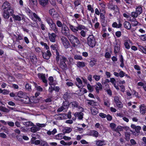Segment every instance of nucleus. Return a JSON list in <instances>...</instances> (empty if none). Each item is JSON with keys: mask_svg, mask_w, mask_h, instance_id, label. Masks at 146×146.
Instances as JSON below:
<instances>
[{"mask_svg": "<svg viewBox=\"0 0 146 146\" xmlns=\"http://www.w3.org/2000/svg\"><path fill=\"white\" fill-rule=\"evenodd\" d=\"M139 14L135 11V12H133L131 13V16L134 18L137 17ZM135 20V19L134 18Z\"/></svg>", "mask_w": 146, "mask_h": 146, "instance_id": "47", "label": "nucleus"}, {"mask_svg": "<svg viewBox=\"0 0 146 146\" xmlns=\"http://www.w3.org/2000/svg\"><path fill=\"white\" fill-rule=\"evenodd\" d=\"M32 139L34 140L32 141V143H34L36 145H38L40 144V141L39 140H36L34 141V140H35L36 139V138L35 137H33Z\"/></svg>", "mask_w": 146, "mask_h": 146, "instance_id": "37", "label": "nucleus"}, {"mask_svg": "<svg viewBox=\"0 0 146 146\" xmlns=\"http://www.w3.org/2000/svg\"><path fill=\"white\" fill-rule=\"evenodd\" d=\"M98 132L96 130H92L90 132V135L96 137L98 136Z\"/></svg>", "mask_w": 146, "mask_h": 146, "instance_id": "20", "label": "nucleus"}, {"mask_svg": "<svg viewBox=\"0 0 146 146\" xmlns=\"http://www.w3.org/2000/svg\"><path fill=\"white\" fill-rule=\"evenodd\" d=\"M124 25L125 28L128 30L130 29L131 28V24L128 21H125L124 23Z\"/></svg>", "mask_w": 146, "mask_h": 146, "instance_id": "19", "label": "nucleus"}, {"mask_svg": "<svg viewBox=\"0 0 146 146\" xmlns=\"http://www.w3.org/2000/svg\"><path fill=\"white\" fill-rule=\"evenodd\" d=\"M116 104L118 108H122L123 104L120 101L118 102L117 103H116Z\"/></svg>", "mask_w": 146, "mask_h": 146, "instance_id": "64", "label": "nucleus"}, {"mask_svg": "<svg viewBox=\"0 0 146 146\" xmlns=\"http://www.w3.org/2000/svg\"><path fill=\"white\" fill-rule=\"evenodd\" d=\"M64 110H66V109H65V108L64 107V106H62L57 110V111L58 112H61L62 111Z\"/></svg>", "mask_w": 146, "mask_h": 146, "instance_id": "57", "label": "nucleus"}, {"mask_svg": "<svg viewBox=\"0 0 146 146\" xmlns=\"http://www.w3.org/2000/svg\"><path fill=\"white\" fill-rule=\"evenodd\" d=\"M40 129V127L36 126L33 127L31 128V131L33 133H35L39 131Z\"/></svg>", "mask_w": 146, "mask_h": 146, "instance_id": "23", "label": "nucleus"}, {"mask_svg": "<svg viewBox=\"0 0 146 146\" xmlns=\"http://www.w3.org/2000/svg\"><path fill=\"white\" fill-rule=\"evenodd\" d=\"M65 131H64V133H69L72 131V129L70 127H66L64 130Z\"/></svg>", "mask_w": 146, "mask_h": 146, "instance_id": "43", "label": "nucleus"}, {"mask_svg": "<svg viewBox=\"0 0 146 146\" xmlns=\"http://www.w3.org/2000/svg\"><path fill=\"white\" fill-rule=\"evenodd\" d=\"M75 7L80 4V1L78 0L75 1L74 2Z\"/></svg>", "mask_w": 146, "mask_h": 146, "instance_id": "51", "label": "nucleus"}, {"mask_svg": "<svg viewBox=\"0 0 146 146\" xmlns=\"http://www.w3.org/2000/svg\"><path fill=\"white\" fill-rule=\"evenodd\" d=\"M69 28L65 25H63L61 28V33L62 34L68 37L70 34Z\"/></svg>", "mask_w": 146, "mask_h": 146, "instance_id": "4", "label": "nucleus"}, {"mask_svg": "<svg viewBox=\"0 0 146 146\" xmlns=\"http://www.w3.org/2000/svg\"><path fill=\"white\" fill-rule=\"evenodd\" d=\"M70 104L68 101L66 100L65 102H63L62 106H64V107L65 108L66 111H67L69 107Z\"/></svg>", "mask_w": 146, "mask_h": 146, "instance_id": "25", "label": "nucleus"}, {"mask_svg": "<svg viewBox=\"0 0 146 146\" xmlns=\"http://www.w3.org/2000/svg\"><path fill=\"white\" fill-rule=\"evenodd\" d=\"M39 0L40 4L44 7L47 5L48 2V0Z\"/></svg>", "mask_w": 146, "mask_h": 146, "instance_id": "26", "label": "nucleus"}, {"mask_svg": "<svg viewBox=\"0 0 146 146\" xmlns=\"http://www.w3.org/2000/svg\"><path fill=\"white\" fill-rule=\"evenodd\" d=\"M63 98L66 100L70 98V94L68 92H66L63 95Z\"/></svg>", "mask_w": 146, "mask_h": 146, "instance_id": "35", "label": "nucleus"}, {"mask_svg": "<svg viewBox=\"0 0 146 146\" xmlns=\"http://www.w3.org/2000/svg\"><path fill=\"white\" fill-rule=\"evenodd\" d=\"M22 100V101L25 103L28 104L30 103V99L29 98L27 95L23 96Z\"/></svg>", "mask_w": 146, "mask_h": 146, "instance_id": "14", "label": "nucleus"}, {"mask_svg": "<svg viewBox=\"0 0 146 146\" xmlns=\"http://www.w3.org/2000/svg\"><path fill=\"white\" fill-rule=\"evenodd\" d=\"M70 104H72V107L73 108H77L78 107L79 105V103L76 101H73L71 102Z\"/></svg>", "mask_w": 146, "mask_h": 146, "instance_id": "30", "label": "nucleus"}, {"mask_svg": "<svg viewBox=\"0 0 146 146\" xmlns=\"http://www.w3.org/2000/svg\"><path fill=\"white\" fill-rule=\"evenodd\" d=\"M136 11L139 14V15L141 14L142 12V9L141 7H138L136 9Z\"/></svg>", "mask_w": 146, "mask_h": 146, "instance_id": "38", "label": "nucleus"}, {"mask_svg": "<svg viewBox=\"0 0 146 146\" xmlns=\"http://www.w3.org/2000/svg\"><path fill=\"white\" fill-rule=\"evenodd\" d=\"M122 25V24L120 22H119V23L118 24H117L116 22H115L113 23L112 25V26L113 27L117 28H120L121 27Z\"/></svg>", "mask_w": 146, "mask_h": 146, "instance_id": "24", "label": "nucleus"}, {"mask_svg": "<svg viewBox=\"0 0 146 146\" xmlns=\"http://www.w3.org/2000/svg\"><path fill=\"white\" fill-rule=\"evenodd\" d=\"M0 110L4 112L8 113L10 111V110L2 106H0Z\"/></svg>", "mask_w": 146, "mask_h": 146, "instance_id": "31", "label": "nucleus"}, {"mask_svg": "<svg viewBox=\"0 0 146 146\" xmlns=\"http://www.w3.org/2000/svg\"><path fill=\"white\" fill-rule=\"evenodd\" d=\"M56 34L55 33H48V37L50 41L52 42H55L56 41V38L57 36L56 35Z\"/></svg>", "mask_w": 146, "mask_h": 146, "instance_id": "6", "label": "nucleus"}, {"mask_svg": "<svg viewBox=\"0 0 146 146\" xmlns=\"http://www.w3.org/2000/svg\"><path fill=\"white\" fill-rule=\"evenodd\" d=\"M31 61L34 64H35L37 62V58L35 55H33L30 57Z\"/></svg>", "mask_w": 146, "mask_h": 146, "instance_id": "27", "label": "nucleus"}, {"mask_svg": "<svg viewBox=\"0 0 146 146\" xmlns=\"http://www.w3.org/2000/svg\"><path fill=\"white\" fill-rule=\"evenodd\" d=\"M93 78L95 79L96 80L98 81L100 79V77L99 75H95L94 76Z\"/></svg>", "mask_w": 146, "mask_h": 146, "instance_id": "60", "label": "nucleus"}, {"mask_svg": "<svg viewBox=\"0 0 146 146\" xmlns=\"http://www.w3.org/2000/svg\"><path fill=\"white\" fill-rule=\"evenodd\" d=\"M42 53L44 58L47 60L49 59L51 56V54L49 50H47L46 52H42Z\"/></svg>", "mask_w": 146, "mask_h": 146, "instance_id": "9", "label": "nucleus"}, {"mask_svg": "<svg viewBox=\"0 0 146 146\" xmlns=\"http://www.w3.org/2000/svg\"><path fill=\"white\" fill-rule=\"evenodd\" d=\"M120 50V45L119 44H116L114 47V52L115 53H118L119 52Z\"/></svg>", "mask_w": 146, "mask_h": 146, "instance_id": "17", "label": "nucleus"}, {"mask_svg": "<svg viewBox=\"0 0 146 146\" xmlns=\"http://www.w3.org/2000/svg\"><path fill=\"white\" fill-rule=\"evenodd\" d=\"M11 8L10 4L7 2H5L3 4L2 8L4 10L8 9Z\"/></svg>", "mask_w": 146, "mask_h": 146, "instance_id": "10", "label": "nucleus"}, {"mask_svg": "<svg viewBox=\"0 0 146 146\" xmlns=\"http://www.w3.org/2000/svg\"><path fill=\"white\" fill-rule=\"evenodd\" d=\"M35 86V88H36V89L39 91H42V88L40 87V86H37V84L35 83H34Z\"/></svg>", "mask_w": 146, "mask_h": 146, "instance_id": "48", "label": "nucleus"}, {"mask_svg": "<svg viewBox=\"0 0 146 146\" xmlns=\"http://www.w3.org/2000/svg\"><path fill=\"white\" fill-rule=\"evenodd\" d=\"M88 9V10L90 11L92 13H93L94 12V10L92 7L91 5H88L87 6Z\"/></svg>", "mask_w": 146, "mask_h": 146, "instance_id": "55", "label": "nucleus"}, {"mask_svg": "<svg viewBox=\"0 0 146 146\" xmlns=\"http://www.w3.org/2000/svg\"><path fill=\"white\" fill-rule=\"evenodd\" d=\"M40 145L41 146H48L47 143L43 141H41Z\"/></svg>", "mask_w": 146, "mask_h": 146, "instance_id": "50", "label": "nucleus"}, {"mask_svg": "<svg viewBox=\"0 0 146 146\" xmlns=\"http://www.w3.org/2000/svg\"><path fill=\"white\" fill-rule=\"evenodd\" d=\"M23 124L25 126L29 127L33 125V124L31 121H27L24 122Z\"/></svg>", "mask_w": 146, "mask_h": 146, "instance_id": "40", "label": "nucleus"}, {"mask_svg": "<svg viewBox=\"0 0 146 146\" xmlns=\"http://www.w3.org/2000/svg\"><path fill=\"white\" fill-rule=\"evenodd\" d=\"M9 15L8 13L6 10H4L3 11V16L5 19H8L9 18Z\"/></svg>", "mask_w": 146, "mask_h": 146, "instance_id": "33", "label": "nucleus"}, {"mask_svg": "<svg viewBox=\"0 0 146 146\" xmlns=\"http://www.w3.org/2000/svg\"><path fill=\"white\" fill-rule=\"evenodd\" d=\"M97 62V60L95 58L92 59L90 62L89 65L92 67Z\"/></svg>", "mask_w": 146, "mask_h": 146, "instance_id": "28", "label": "nucleus"}, {"mask_svg": "<svg viewBox=\"0 0 146 146\" xmlns=\"http://www.w3.org/2000/svg\"><path fill=\"white\" fill-rule=\"evenodd\" d=\"M76 80L78 82V83H76V84L77 86L79 88H80L81 87H82L83 85L81 80L79 78H77L76 79Z\"/></svg>", "mask_w": 146, "mask_h": 146, "instance_id": "13", "label": "nucleus"}, {"mask_svg": "<svg viewBox=\"0 0 146 146\" xmlns=\"http://www.w3.org/2000/svg\"><path fill=\"white\" fill-rule=\"evenodd\" d=\"M70 28L72 31L74 33H77L78 30H81L85 28V27L82 25L78 24L77 27H75L74 26L70 25Z\"/></svg>", "mask_w": 146, "mask_h": 146, "instance_id": "3", "label": "nucleus"}, {"mask_svg": "<svg viewBox=\"0 0 146 146\" xmlns=\"http://www.w3.org/2000/svg\"><path fill=\"white\" fill-rule=\"evenodd\" d=\"M25 88L28 91H30L31 90V86L29 84L27 83L25 86Z\"/></svg>", "mask_w": 146, "mask_h": 146, "instance_id": "61", "label": "nucleus"}, {"mask_svg": "<svg viewBox=\"0 0 146 146\" xmlns=\"http://www.w3.org/2000/svg\"><path fill=\"white\" fill-rule=\"evenodd\" d=\"M38 78L41 79L42 82L45 83V86H47V80L45 78V75L43 74L39 73L38 74Z\"/></svg>", "mask_w": 146, "mask_h": 146, "instance_id": "7", "label": "nucleus"}, {"mask_svg": "<svg viewBox=\"0 0 146 146\" xmlns=\"http://www.w3.org/2000/svg\"><path fill=\"white\" fill-rule=\"evenodd\" d=\"M88 44L89 46L92 48L96 45V40L94 36L93 35H90L87 38Z\"/></svg>", "mask_w": 146, "mask_h": 146, "instance_id": "2", "label": "nucleus"}, {"mask_svg": "<svg viewBox=\"0 0 146 146\" xmlns=\"http://www.w3.org/2000/svg\"><path fill=\"white\" fill-rule=\"evenodd\" d=\"M45 19L46 21L49 25L54 22L52 19L50 17H46Z\"/></svg>", "mask_w": 146, "mask_h": 146, "instance_id": "36", "label": "nucleus"}, {"mask_svg": "<svg viewBox=\"0 0 146 146\" xmlns=\"http://www.w3.org/2000/svg\"><path fill=\"white\" fill-rule=\"evenodd\" d=\"M123 127L120 126H117L116 129H115L114 130L116 132H117L118 133H119L120 135V133L119 132L120 131H123Z\"/></svg>", "mask_w": 146, "mask_h": 146, "instance_id": "34", "label": "nucleus"}, {"mask_svg": "<svg viewBox=\"0 0 146 146\" xmlns=\"http://www.w3.org/2000/svg\"><path fill=\"white\" fill-rule=\"evenodd\" d=\"M141 127L140 126H136V128L135 129V131L137 133L140 132V130L141 129Z\"/></svg>", "mask_w": 146, "mask_h": 146, "instance_id": "62", "label": "nucleus"}, {"mask_svg": "<svg viewBox=\"0 0 146 146\" xmlns=\"http://www.w3.org/2000/svg\"><path fill=\"white\" fill-rule=\"evenodd\" d=\"M139 50L141 51L143 53L146 54V46L144 48L141 46H139Z\"/></svg>", "mask_w": 146, "mask_h": 146, "instance_id": "42", "label": "nucleus"}, {"mask_svg": "<svg viewBox=\"0 0 146 146\" xmlns=\"http://www.w3.org/2000/svg\"><path fill=\"white\" fill-rule=\"evenodd\" d=\"M60 66L63 69L66 70L67 69V65L65 62H61Z\"/></svg>", "mask_w": 146, "mask_h": 146, "instance_id": "32", "label": "nucleus"}, {"mask_svg": "<svg viewBox=\"0 0 146 146\" xmlns=\"http://www.w3.org/2000/svg\"><path fill=\"white\" fill-rule=\"evenodd\" d=\"M138 24H140V23H139V22H138L137 21H133V23H132V26H137V25H138Z\"/></svg>", "mask_w": 146, "mask_h": 146, "instance_id": "63", "label": "nucleus"}, {"mask_svg": "<svg viewBox=\"0 0 146 146\" xmlns=\"http://www.w3.org/2000/svg\"><path fill=\"white\" fill-rule=\"evenodd\" d=\"M62 43L66 48H69L70 44L68 39L64 36H62L60 38Z\"/></svg>", "mask_w": 146, "mask_h": 146, "instance_id": "5", "label": "nucleus"}, {"mask_svg": "<svg viewBox=\"0 0 146 146\" xmlns=\"http://www.w3.org/2000/svg\"><path fill=\"white\" fill-rule=\"evenodd\" d=\"M83 113L82 112H76L74 114L75 117H78L79 119H82L83 118Z\"/></svg>", "mask_w": 146, "mask_h": 146, "instance_id": "15", "label": "nucleus"}, {"mask_svg": "<svg viewBox=\"0 0 146 146\" xmlns=\"http://www.w3.org/2000/svg\"><path fill=\"white\" fill-rule=\"evenodd\" d=\"M29 25L33 27H36L38 26V24L36 23H31V24H29Z\"/></svg>", "mask_w": 146, "mask_h": 146, "instance_id": "52", "label": "nucleus"}, {"mask_svg": "<svg viewBox=\"0 0 146 146\" xmlns=\"http://www.w3.org/2000/svg\"><path fill=\"white\" fill-rule=\"evenodd\" d=\"M74 58L76 60H81L82 59V57L81 56L77 55L74 56Z\"/></svg>", "mask_w": 146, "mask_h": 146, "instance_id": "58", "label": "nucleus"}, {"mask_svg": "<svg viewBox=\"0 0 146 146\" xmlns=\"http://www.w3.org/2000/svg\"><path fill=\"white\" fill-rule=\"evenodd\" d=\"M97 84V86L96 85L94 87L97 92L98 93H99L100 90H101L102 89V86L100 82H98Z\"/></svg>", "mask_w": 146, "mask_h": 146, "instance_id": "11", "label": "nucleus"}, {"mask_svg": "<svg viewBox=\"0 0 146 146\" xmlns=\"http://www.w3.org/2000/svg\"><path fill=\"white\" fill-rule=\"evenodd\" d=\"M67 37L70 42L73 45H78L80 43L78 38L70 34Z\"/></svg>", "mask_w": 146, "mask_h": 146, "instance_id": "1", "label": "nucleus"}, {"mask_svg": "<svg viewBox=\"0 0 146 146\" xmlns=\"http://www.w3.org/2000/svg\"><path fill=\"white\" fill-rule=\"evenodd\" d=\"M29 13L31 14V15H33L34 17L36 19H37L39 21H41V19L40 18L38 17L35 13H33L31 11H29Z\"/></svg>", "mask_w": 146, "mask_h": 146, "instance_id": "29", "label": "nucleus"}, {"mask_svg": "<svg viewBox=\"0 0 146 146\" xmlns=\"http://www.w3.org/2000/svg\"><path fill=\"white\" fill-rule=\"evenodd\" d=\"M85 66V63L83 62H77L76 66L79 68H83Z\"/></svg>", "mask_w": 146, "mask_h": 146, "instance_id": "21", "label": "nucleus"}, {"mask_svg": "<svg viewBox=\"0 0 146 146\" xmlns=\"http://www.w3.org/2000/svg\"><path fill=\"white\" fill-rule=\"evenodd\" d=\"M96 144L98 146H102L105 145L104 140H98L96 141Z\"/></svg>", "mask_w": 146, "mask_h": 146, "instance_id": "22", "label": "nucleus"}, {"mask_svg": "<svg viewBox=\"0 0 146 146\" xmlns=\"http://www.w3.org/2000/svg\"><path fill=\"white\" fill-rule=\"evenodd\" d=\"M116 125L113 123H111L110 124V127L112 129H115Z\"/></svg>", "mask_w": 146, "mask_h": 146, "instance_id": "59", "label": "nucleus"}, {"mask_svg": "<svg viewBox=\"0 0 146 146\" xmlns=\"http://www.w3.org/2000/svg\"><path fill=\"white\" fill-rule=\"evenodd\" d=\"M6 11L7 12L9 13V15H11L12 16L13 15V10L12 9H11V8H10V9H7Z\"/></svg>", "mask_w": 146, "mask_h": 146, "instance_id": "46", "label": "nucleus"}, {"mask_svg": "<svg viewBox=\"0 0 146 146\" xmlns=\"http://www.w3.org/2000/svg\"><path fill=\"white\" fill-rule=\"evenodd\" d=\"M49 13L51 16H53L56 13V12L55 9L53 8L49 10Z\"/></svg>", "mask_w": 146, "mask_h": 146, "instance_id": "39", "label": "nucleus"}, {"mask_svg": "<svg viewBox=\"0 0 146 146\" xmlns=\"http://www.w3.org/2000/svg\"><path fill=\"white\" fill-rule=\"evenodd\" d=\"M87 87L88 89L90 92H92L93 91L94 88L90 84H88L87 85Z\"/></svg>", "mask_w": 146, "mask_h": 146, "instance_id": "49", "label": "nucleus"}, {"mask_svg": "<svg viewBox=\"0 0 146 146\" xmlns=\"http://www.w3.org/2000/svg\"><path fill=\"white\" fill-rule=\"evenodd\" d=\"M145 106L144 104L141 105L140 107V113L143 115H144L146 111Z\"/></svg>", "mask_w": 146, "mask_h": 146, "instance_id": "12", "label": "nucleus"}, {"mask_svg": "<svg viewBox=\"0 0 146 146\" xmlns=\"http://www.w3.org/2000/svg\"><path fill=\"white\" fill-rule=\"evenodd\" d=\"M13 18L16 21H20L21 20V17L18 15H12Z\"/></svg>", "mask_w": 146, "mask_h": 146, "instance_id": "41", "label": "nucleus"}, {"mask_svg": "<svg viewBox=\"0 0 146 146\" xmlns=\"http://www.w3.org/2000/svg\"><path fill=\"white\" fill-rule=\"evenodd\" d=\"M91 111L92 114L93 115H96L98 112V110L95 107L91 108Z\"/></svg>", "mask_w": 146, "mask_h": 146, "instance_id": "16", "label": "nucleus"}, {"mask_svg": "<svg viewBox=\"0 0 146 146\" xmlns=\"http://www.w3.org/2000/svg\"><path fill=\"white\" fill-rule=\"evenodd\" d=\"M25 95L22 92L20 91L18 92L17 96L19 98H23V96H25Z\"/></svg>", "mask_w": 146, "mask_h": 146, "instance_id": "45", "label": "nucleus"}, {"mask_svg": "<svg viewBox=\"0 0 146 146\" xmlns=\"http://www.w3.org/2000/svg\"><path fill=\"white\" fill-rule=\"evenodd\" d=\"M87 101L89 102H88V104L92 106H94V104L96 103L94 101L91 100H88Z\"/></svg>", "mask_w": 146, "mask_h": 146, "instance_id": "56", "label": "nucleus"}, {"mask_svg": "<svg viewBox=\"0 0 146 146\" xmlns=\"http://www.w3.org/2000/svg\"><path fill=\"white\" fill-rule=\"evenodd\" d=\"M49 25L51 29V30L54 31L55 33H58V29L54 22Z\"/></svg>", "mask_w": 146, "mask_h": 146, "instance_id": "8", "label": "nucleus"}, {"mask_svg": "<svg viewBox=\"0 0 146 146\" xmlns=\"http://www.w3.org/2000/svg\"><path fill=\"white\" fill-rule=\"evenodd\" d=\"M110 7L111 9L115 11L116 13L119 12V8L116 5H111Z\"/></svg>", "mask_w": 146, "mask_h": 146, "instance_id": "18", "label": "nucleus"}, {"mask_svg": "<svg viewBox=\"0 0 146 146\" xmlns=\"http://www.w3.org/2000/svg\"><path fill=\"white\" fill-rule=\"evenodd\" d=\"M124 45L125 47L128 49L130 48V46L129 43L127 41H125L124 43Z\"/></svg>", "mask_w": 146, "mask_h": 146, "instance_id": "54", "label": "nucleus"}, {"mask_svg": "<svg viewBox=\"0 0 146 146\" xmlns=\"http://www.w3.org/2000/svg\"><path fill=\"white\" fill-rule=\"evenodd\" d=\"M125 139L126 141H128L130 139V133L129 132H127L125 133Z\"/></svg>", "mask_w": 146, "mask_h": 146, "instance_id": "44", "label": "nucleus"}, {"mask_svg": "<svg viewBox=\"0 0 146 146\" xmlns=\"http://www.w3.org/2000/svg\"><path fill=\"white\" fill-rule=\"evenodd\" d=\"M56 25L59 27H62L64 25H62V23L60 21L58 20L56 22Z\"/></svg>", "mask_w": 146, "mask_h": 146, "instance_id": "53", "label": "nucleus"}]
</instances>
